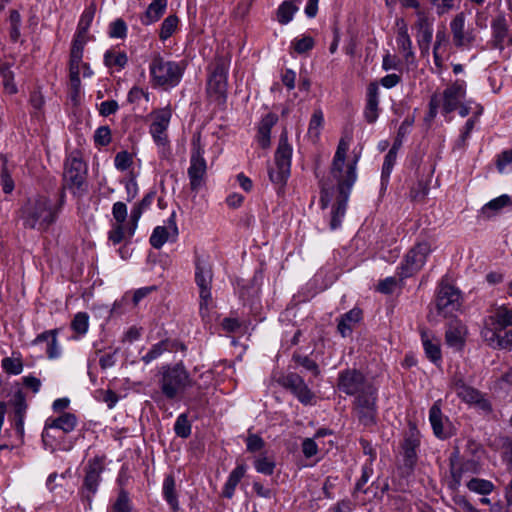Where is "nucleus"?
<instances>
[{
    "mask_svg": "<svg viewBox=\"0 0 512 512\" xmlns=\"http://www.w3.org/2000/svg\"><path fill=\"white\" fill-rule=\"evenodd\" d=\"M350 139L345 137L339 141L333 157L329 174L321 181L322 208H326L335 200L332 210L331 228L336 229L345 214L351 189L356 182L358 156L347 158Z\"/></svg>",
    "mask_w": 512,
    "mask_h": 512,
    "instance_id": "1",
    "label": "nucleus"
},
{
    "mask_svg": "<svg viewBox=\"0 0 512 512\" xmlns=\"http://www.w3.org/2000/svg\"><path fill=\"white\" fill-rule=\"evenodd\" d=\"M509 326H512V308L498 306L485 319L481 336L494 349L506 348L512 344V333L507 330Z\"/></svg>",
    "mask_w": 512,
    "mask_h": 512,
    "instance_id": "2",
    "label": "nucleus"
},
{
    "mask_svg": "<svg viewBox=\"0 0 512 512\" xmlns=\"http://www.w3.org/2000/svg\"><path fill=\"white\" fill-rule=\"evenodd\" d=\"M465 98L466 83L462 80L455 81L441 93H435L429 104V120L436 116L438 108H441L445 114L458 110L462 117L467 116L470 109L465 102Z\"/></svg>",
    "mask_w": 512,
    "mask_h": 512,
    "instance_id": "3",
    "label": "nucleus"
},
{
    "mask_svg": "<svg viewBox=\"0 0 512 512\" xmlns=\"http://www.w3.org/2000/svg\"><path fill=\"white\" fill-rule=\"evenodd\" d=\"M56 217V205L43 196L29 199L21 210L23 225L38 231L47 230L55 222Z\"/></svg>",
    "mask_w": 512,
    "mask_h": 512,
    "instance_id": "4",
    "label": "nucleus"
},
{
    "mask_svg": "<svg viewBox=\"0 0 512 512\" xmlns=\"http://www.w3.org/2000/svg\"><path fill=\"white\" fill-rule=\"evenodd\" d=\"M149 73L154 86L170 88L180 82L183 68L177 62L155 55L149 64Z\"/></svg>",
    "mask_w": 512,
    "mask_h": 512,
    "instance_id": "5",
    "label": "nucleus"
},
{
    "mask_svg": "<svg viewBox=\"0 0 512 512\" xmlns=\"http://www.w3.org/2000/svg\"><path fill=\"white\" fill-rule=\"evenodd\" d=\"M191 386L192 379L181 364L163 368L160 387L167 398L174 399Z\"/></svg>",
    "mask_w": 512,
    "mask_h": 512,
    "instance_id": "6",
    "label": "nucleus"
},
{
    "mask_svg": "<svg viewBox=\"0 0 512 512\" xmlns=\"http://www.w3.org/2000/svg\"><path fill=\"white\" fill-rule=\"evenodd\" d=\"M172 117V110L169 106L153 110L148 115L149 133L156 145L165 150L169 144L168 127Z\"/></svg>",
    "mask_w": 512,
    "mask_h": 512,
    "instance_id": "7",
    "label": "nucleus"
},
{
    "mask_svg": "<svg viewBox=\"0 0 512 512\" xmlns=\"http://www.w3.org/2000/svg\"><path fill=\"white\" fill-rule=\"evenodd\" d=\"M76 426V417L73 414L65 413L58 418H49L45 423L42 432V440L46 449L54 451L57 448L56 439L60 437L59 431L69 433Z\"/></svg>",
    "mask_w": 512,
    "mask_h": 512,
    "instance_id": "8",
    "label": "nucleus"
},
{
    "mask_svg": "<svg viewBox=\"0 0 512 512\" xmlns=\"http://www.w3.org/2000/svg\"><path fill=\"white\" fill-rule=\"evenodd\" d=\"M193 148L190 157V166L188 168V177L190 187L193 191H198L205 183L207 172V163L204 159V148L201 145L200 136H194L192 142Z\"/></svg>",
    "mask_w": 512,
    "mask_h": 512,
    "instance_id": "9",
    "label": "nucleus"
},
{
    "mask_svg": "<svg viewBox=\"0 0 512 512\" xmlns=\"http://www.w3.org/2000/svg\"><path fill=\"white\" fill-rule=\"evenodd\" d=\"M195 278L200 289V314L204 320H209L211 303L210 286L212 282L211 267L204 261L198 260L196 262Z\"/></svg>",
    "mask_w": 512,
    "mask_h": 512,
    "instance_id": "10",
    "label": "nucleus"
},
{
    "mask_svg": "<svg viewBox=\"0 0 512 512\" xmlns=\"http://www.w3.org/2000/svg\"><path fill=\"white\" fill-rule=\"evenodd\" d=\"M354 412L363 425L368 426L375 423L377 408L375 389L372 386H367L356 396Z\"/></svg>",
    "mask_w": 512,
    "mask_h": 512,
    "instance_id": "11",
    "label": "nucleus"
},
{
    "mask_svg": "<svg viewBox=\"0 0 512 512\" xmlns=\"http://www.w3.org/2000/svg\"><path fill=\"white\" fill-rule=\"evenodd\" d=\"M430 252L431 247L426 242L414 246L405 256L401 266V276L408 277L419 271L424 266Z\"/></svg>",
    "mask_w": 512,
    "mask_h": 512,
    "instance_id": "12",
    "label": "nucleus"
},
{
    "mask_svg": "<svg viewBox=\"0 0 512 512\" xmlns=\"http://www.w3.org/2000/svg\"><path fill=\"white\" fill-rule=\"evenodd\" d=\"M437 309L443 316L454 315L461 307V294L458 289L449 285H441L437 296Z\"/></svg>",
    "mask_w": 512,
    "mask_h": 512,
    "instance_id": "13",
    "label": "nucleus"
},
{
    "mask_svg": "<svg viewBox=\"0 0 512 512\" xmlns=\"http://www.w3.org/2000/svg\"><path fill=\"white\" fill-rule=\"evenodd\" d=\"M229 63L225 59H218L209 76L207 89L209 93L215 95H223L227 88V72Z\"/></svg>",
    "mask_w": 512,
    "mask_h": 512,
    "instance_id": "14",
    "label": "nucleus"
},
{
    "mask_svg": "<svg viewBox=\"0 0 512 512\" xmlns=\"http://www.w3.org/2000/svg\"><path fill=\"white\" fill-rule=\"evenodd\" d=\"M415 29L419 49L423 55H428L433 36V20L430 19L426 14L418 12Z\"/></svg>",
    "mask_w": 512,
    "mask_h": 512,
    "instance_id": "15",
    "label": "nucleus"
},
{
    "mask_svg": "<svg viewBox=\"0 0 512 512\" xmlns=\"http://www.w3.org/2000/svg\"><path fill=\"white\" fill-rule=\"evenodd\" d=\"M451 32L453 42L457 47H469L475 40L476 34L473 29H465V15L457 14L451 21Z\"/></svg>",
    "mask_w": 512,
    "mask_h": 512,
    "instance_id": "16",
    "label": "nucleus"
},
{
    "mask_svg": "<svg viewBox=\"0 0 512 512\" xmlns=\"http://www.w3.org/2000/svg\"><path fill=\"white\" fill-rule=\"evenodd\" d=\"M396 27V42L398 49L403 55L406 63L411 64L414 61V52L412 50V41L408 34V25L403 18H398L396 19Z\"/></svg>",
    "mask_w": 512,
    "mask_h": 512,
    "instance_id": "17",
    "label": "nucleus"
},
{
    "mask_svg": "<svg viewBox=\"0 0 512 512\" xmlns=\"http://www.w3.org/2000/svg\"><path fill=\"white\" fill-rule=\"evenodd\" d=\"M178 235V228L173 216H171L165 225L157 226L150 237V244L160 249L167 241L175 240Z\"/></svg>",
    "mask_w": 512,
    "mask_h": 512,
    "instance_id": "18",
    "label": "nucleus"
},
{
    "mask_svg": "<svg viewBox=\"0 0 512 512\" xmlns=\"http://www.w3.org/2000/svg\"><path fill=\"white\" fill-rule=\"evenodd\" d=\"M338 386L339 389L346 394L358 395L362 392L363 389L370 385L364 382L361 373L356 371H346L340 375Z\"/></svg>",
    "mask_w": 512,
    "mask_h": 512,
    "instance_id": "19",
    "label": "nucleus"
},
{
    "mask_svg": "<svg viewBox=\"0 0 512 512\" xmlns=\"http://www.w3.org/2000/svg\"><path fill=\"white\" fill-rule=\"evenodd\" d=\"M86 44H80L78 42H72L70 51V81L71 85L75 90L80 87V68L82 64L83 51Z\"/></svg>",
    "mask_w": 512,
    "mask_h": 512,
    "instance_id": "20",
    "label": "nucleus"
},
{
    "mask_svg": "<svg viewBox=\"0 0 512 512\" xmlns=\"http://www.w3.org/2000/svg\"><path fill=\"white\" fill-rule=\"evenodd\" d=\"M85 165L76 158H70L66 162L64 178L70 186L81 188L85 181Z\"/></svg>",
    "mask_w": 512,
    "mask_h": 512,
    "instance_id": "21",
    "label": "nucleus"
},
{
    "mask_svg": "<svg viewBox=\"0 0 512 512\" xmlns=\"http://www.w3.org/2000/svg\"><path fill=\"white\" fill-rule=\"evenodd\" d=\"M453 389L457 396L464 402L477 405L483 410L489 409V404L482 398L480 392L470 386H467L461 380L455 382Z\"/></svg>",
    "mask_w": 512,
    "mask_h": 512,
    "instance_id": "22",
    "label": "nucleus"
},
{
    "mask_svg": "<svg viewBox=\"0 0 512 512\" xmlns=\"http://www.w3.org/2000/svg\"><path fill=\"white\" fill-rule=\"evenodd\" d=\"M467 336V328L464 324L456 321L452 322L445 333L446 344L454 349L461 350L465 344Z\"/></svg>",
    "mask_w": 512,
    "mask_h": 512,
    "instance_id": "23",
    "label": "nucleus"
},
{
    "mask_svg": "<svg viewBox=\"0 0 512 512\" xmlns=\"http://www.w3.org/2000/svg\"><path fill=\"white\" fill-rule=\"evenodd\" d=\"M102 468V462L98 459H94L93 461H90L88 464L84 480V489L89 493L88 495H86L88 499L97 491Z\"/></svg>",
    "mask_w": 512,
    "mask_h": 512,
    "instance_id": "24",
    "label": "nucleus"
},
{
    "mask_svg": "<svg viewBox=\"0 0 512 512\" xmlns=\"http://www.w3.org/2000/svg\"><path fill=\"white\" fill-rule=\"evenodd\" d=\"M429 420L434 434L441 439L448 437L446 424L448 420L444 418L438 402L434 403L429 412Z\"/></svg>",
    "mask_w": 512,
    "mask_h": 512,
    "instance_id": "25",
    "label": "nucleus"
},
{
    "mask_svg": "<svg viewBox=\"0 0 512 512\" xmlns=\"http://www.w3.org/2000/svg\"><path fill=\"white\" fill-rule=\"evenodd\" d=\"M379 87L377 83L368 86L367 103L364 111L366 120L373 123L378 118Z\"/></svg>",
    "mask_w": 512,
    "mask_h": 512,
    "instance_id": "26",
    "label": "nucleus"
},
{
    "mask_svg": "<svg viewBox=\"0 0 512 512\" xmlns=\"http://www.w3.org/2000/svg\"><path fill=\"white\" fill-rule=\"evenodd\" d=\"M95 16V6L91 5L84 10L78 23L77 32L73 39L74 42L86 44L88 41V29Z\"/></svg>",
    "mask_w": 512,
    "mask_h": 512,
    "instance_id": "27",
    "label": "nucleus"
},
{
    "mask_svg": "<svg viewBox=\"0 0 512 512\" xmlns=\"http://www.w3.org/2000/svg\"><path fill=\"white\" fill-rule=\"evenodd\" d=\"M421 340L426 356L434 363L439 361L441 359L440 340L427 331L421 333Z\"/></svg>",
    "mask_w": 512,
    "mask_h": 512,
    "instance_id": "28",
    "label": "nucleus"
},
{
    "mask_svg": "<svg viewBox=\"0 0 512 512\" xmlns=\"http://www.w3.org/2000/svg\"><path fill=\"white\" fill-rule=\"evenodd\" d=\"M361 311L359 309H352L345 313L338 323V331L343 337H347L351 334L353 328L361 320Z\"/></svg>",
    "mask_w": 512,
    "mask_h": 512,
    "instance_id": "29",
    "label": "nucleus"
},
{
    "mask_svg": "<svg viewBox=\"0 0 512 512\" xmlns=\"http://www.w3.org/2000/svg\"><path fill=\"white\" fill-rule=\"evenodd\" d=\"M167 8V0H153L145 13L141 16V22L144 25H150L158 21Z\"/></svg>",
    "mask_w": 512,
    "mask_h": 512,
    "instance_id": "30",
    "label": "nucleus"
},
{
    "mask_svg": "<svg viewBox=\"0 0 512 512\" xmlns=\"http://www.w3.org/2000/svg\"><path fill=\"white\" fill-rule=\"evenodd\" d=\"M278 121L276 114L269 113L260 122L258 129V141L262 148H267L270 144L271 128Z\"/></svg>",
    "mask_w": 512,
    "mask_h": 512,
    "instance_id": "31",
    "label": "nucleus"
},
{
    "mask_svg": "<svg viewBox=\"0 0 512 512\" xmlns=\"http://www.w3.org/2000/svg\"><path fill=\"white\" fill-rule=\"evenodd\" d=\"M302 0H286L282 2L277 10V20L280 24L286 25L292 21L294 14L298 11V7L294 3Z\"/></svg>",
    "mask_w": 512,
    "mask_h": 512,
    "instance_id": "32",
    "label": "nucleus"
},
{
    "mask_svg": "<svg viewBox=\"0 0 512 512\" xmlns=\"http://www.w3.org/2000/svg\"><path fill=\"white\" fill-rule=\"evenodd\" d=\"M128 58L125 52L108 50L104 54V64L111 69L120 71L127 64Z\"/></svg>",
    "mask_w": 512,
    "mask_h": 512,
    "instance_id": "33",
    "label": "nucleus"
},
{
    "mask_svg": "<svg viewBox=\"0 0 512 512\" xmlns=\"http://www.w3.org/2000/svg\"><path fill=\"white\" fill-rule=\"evenodd\" d=\"M448 46V37L445 29L438 30L436 33V40L433 48L434 62L437 66H441L443 62V55Z\"/></svg>",
    "mask_w": 512,
    "mask_h": 512,
    "instance_id": "34",
    "label": "nucleus"
},
{
    "mask_svg": "<svg viewBox=\"0 0 512 512\" xmlns=\"http://www.w3.org/2000/svg\"><path fill=\"white\" fill-rule=\"evenodd\" d=\"M178 25L179 19L176 15H169L166 17L160 27V40L166 41L168 38H170L178 29Z\"/></svg>",
    "mask_w": 512,
    "mask_h": 512,
    "instance_id": "35",
    "label": "nucleus"
},
{
    "mask_svg": "<svg viewBox=\"0 0 512 512\" xmlns=\"http://www.w3.org/2000/svg\"><path fill=\"white\" fill-rule=\"evenodd\" d=\"M46 341L47 342V353L50 358H56L60 355V349L56 343V335L54 331H47L43 334L39 335L35 342L40 343Z\"/></svg>",
    "mask_w": 512,
    "mask_h": 512,
    "instance_id": "36",
    "label": "nucleus"
},
{
    "mask_svg": "<svg viewBox=\"0 0 512 512\" xmlns=\"http://www.w3.org/2000/svg\"><path fill=\"white\" fill-rule=\"evenodd\" d=\"M292 148L287 143L286 137L282 136L275 154V162L291 166Z\"/></svg>",
    "mask_w": 512,
    "mask_h": 512,
    "instance_id": "37",
    "label": "nucleus"
},
{
    "mask_svg": "<svg viewBox=\"0 0 512 512\" xmlns=\"http://www.w3.org/2000/svg\"><path fill=\"white\" fill-rule=\"evenodd\" d=\"M290 175V166L283 165L275 162V166L269 171V176L272 182L284 185Z\"/></svg>",
    "mask_w": 512,
    "mask_h": 512,
    "instance_id": "38",
    "label": "nucleus"
},
{
    "mask_svg": "<svg viewBox=\"0 0 512 512\" xmlns=\"http://www.w3.org/2000/svg\"><path fill=\"white\" fill-rule=\"evenodd\" d=\"M467 487L470 491L487 495L491 493L494 489V485L491 481L479 478H473L467 483Z\"/></svg>",
    "mask_w": 512,
    "mask_h": 512,
    "instance_id": "39",
    "label": "nucleus"
},
{
    "mask_svg": "<svg viewBox=\"0 0 512 512\" xmlns=\"http://www.w3.org/2000/svg\"><path fill=\"white\" fill-rule=\"evenodd\" d=\"M254 467L257 472L264 475H271L274 472L275 461L267 455H260L254 460Z\"/></svg>",
    "mask_w": 512,
    "mask_h": 512,
    "instance_id": "40",
    "label": "nucleus"
},
{
    "mask_svg": "<svg viewBox=\"0 0 512 512\" xmlns=\"http://www.w3.org/2000/svg\"><path fill=\"white\" fill-rule=\"evenodd\" d=\"M0 75L2 77V82L4 89L9 94L17 93V86L14 83V74L10 70V66L8 64H4L0 67Z\"/></svg>",
    "mask_w": 512,
    "mask_h": 512,
    "instance_id": "41",
    "label": "nucleus"
},
{
    "mask_svg": "<svg viewBox=\"0 0 512 512\" xmlns=\"http://www.w3.org/2000/svg\"><path fill=\"white\" fill-rule=\"evenodd\" d=\"M163 493L165 499L170 504V506L175 510L178 507V501L175 494V481L173 477L168 476L165 478L163 483Z\"/></svg>",
    "mask_w": 512,
    "mask_h": 512,
    "instance_id": "42",
    "label": "nucleus"
},
{
    "mask_svg": "<svg viewBox=\"0 0 512 512\" xmlns=\"http://www.w3.org/2000/svg\"><path fill=\"white\" fill-rule=\"evenodd\" d=\"M325 434H326V431L321 430V431H318L314 435L313 438L304 439V441L302 443V451L306 457L310 458L317 454L318 444L316 443V440L319 439L320 437L324 436Z\"/></svg>",
    "mask_w": 512,
    "mask_h": 512,
    "instance_id": "43",
    "label": "nucleus"
},
{
    "mask_svg": "<svg viewBox=\"0 0 512 512\" xmlns=\"http://www.w3.org/2000/svg\"><path fill=\"white\" fill-rule=\"evenodd\" d=\"M323 122H324L323 112L320 109L315 110L310 119L309 128H308V133H309L310 137H313L315 139L318 138V136L320 134V130L323 125Z\"/></svg>",
    "mask_w": 512,
    "mask_h": 512,
    "instance_id": "44",
    "label": "nucleus"
},
{
    "mask_svg": "<svg viewBox=\"0 0 512 512\" xmlns=\"http://www.w3.org/2000/svg\"><path fill=\"white\" fill-rule=\"evenodd\" d=\"M314 46V40L310 36H301L299 38H295L291 42L292 49L298 53L303 54L309 50H311Z\"/></svg>",
    "mask_w": 512,
    "mask_h": 512,
    "instance_id": "45",
    "label": "nucleus"
},
{
    "mask_svg": "<svg viewBox=\"0 0 512 512\" xmlns=\"http://www.w3.org/2000/svg\"><path fill=\"white\" fill-rule=\"evenodd\" d=\"M129 228H126L122 224H114L112 229L108 233V239L111 241L114 245L119 244L121 241H123L126 236H129Z\"/></svg>",
    "mask_w": 512,
    "mask_h": 512,
    "instance_id": "46",
    "label": "nucleus"
},
{
    "mask_svg": "<svg viewBox=\"0 0 512 512\" xmlns=\"http://www.w3.org/2000/svg\"><path fill=\"white\" fill-rule=\"evenodd\" d=\"M10 22V38L13 42H17L20 38V24H21V16L17 10L10 11L9 16Z\"/></svg>",
    "mask_w": 512,
    "mask_h": 512,
    "instance_id": "47",
    "label": "nucleus"
},
{
    "mask_svg": "<svg viewBox=\"0 0 512 512\" xmlns=\"http://www.w3.org/2000/svg\"><path fill=\"white\" fill-rule=\"evenodd\" d=\"M72 329L78 334H85L89 326V317L86 313L80 312L75 315L72 323Z\"/></svg>",
    "mask_w": 512,
    "mask_h": 512,
    "instance_id": "48",
    "label": "nucleus"
},
{
    "mask_svg": "<svg viewBox=\"0 0 512 512\" xmlns=\"http://www.w3.org/2000/svg\"><path fill=\"white\" fill-rule=\"evenodd\" d=\"M174 430L175 433L182 438H186L190 435L191 425L188 421L186 414H181L178 416L175 422Z\"/></svg>",
    "mask_w": 512,
    "mask_h": 512,
    "instance_id": "49",
    "label": "nucleus"
},
{
    "mask_svg": "<svg viewBox=\"0 0 512 512\" xmlns=\"http://www.w3.org/2000/svg\"><path fill=\"white\" fill-rule=\"evenodd\" d=\"M493 32L495 37L502 41L507 34V23L503 15L497 16L492 23Z\"/></svg>",
    "mask_w": 512,
    "mask_h": 512,
    "instance_id": "50",
    "label": "nucleus"
},
{
    "mask_svg": "<svg viewBox=\"0 0 512 512\" xmlns=\"http://www.w3.org/2000/svg\"><path fill=\"white\" fill-rule=\"evenodd\" d=\"M510 204V198L508 195H501L491 201H489L482 209L483 213H488L489 210L498 211L501 208Z\"/></svg>",
    "mask_w": 512,
    "mask_h": 512,
    "instance_id": "51",
    "label": "nucleus"
},
{
    "mask_svg": "<svg viewBox=\"0 0 512 512\" xmlns=\"http://www.w3.org/2000/svg\"><path fill=\"white\" fill-rule=\"evenodd\" d=\"M435 8L437 14L448 13L456 7L458 0H429Z\"/></svg>",
    "mask_w": 512,
    "mask_h": 512,
    "instance_id": "52",
    "label": "nucleus"
},
{
    "mask_svg": "<svg viewBox=\"0 0 512 512\" xmlns=\"http://www.w3.org/2000/svg\"><path fill=\"white\" fill-rule=\"evenodd\" d=\"M3 369L10 374H20L22 372L23 366L19 359L17 358H4L2 360Z\"/></svg>",
    "mask_w": 512,
    "mask_h": 512,
    "instance_id": "53",
    "label": "nucleus"
},
{
    "mask_svg": "<svg viewBox=\"0 0 512 512\" xmlns=\"http://www.w3.org/2000/svg\"><path fill=\"white\" fill-rule=\"evenodd\" d=\"M396 162V151L392 148L385 156L383 167H382V179L389 178L393 166Z\"/></svg>",
    "mask_w": 512,
    "mask_h": 512,
    "instance_id": "54",
    "label": "nucleus"
},
{
    "mask_svg": "<svg viewBox=\"0 0 512 512\" xmlns=\"http://www.w3.org/2000/svg\"><path fill=\"white\" fill-rule=\"evenodd\" d=\"M115 167L118 170L125 171L132 164V156L126 151H122L116 154L114 160Z\"/></svg>",
    "mask_w": 512,
    "mask_h": 512,
    "instance_id": "55",
    "label": "nucleus"
},
{
    "mask_svg": "<svg viewBox=\"0 0 512 512\" xmlns=\"http://www.w3.org/2000/svg\"><path fill=\"white\" fill-rule=\"evenodd\" d=\"M112 214L113 218L115 219V224H122L124 225V222L127 218V206L123 202H116L113 205L112 208Z\"/></svg>",
    "mask_w": 512,
    "mask_h": 512,
    "instance_id": "56",
    "label": "nucleus"
},
{
    "mask_svg": "<svg viewBox=\"0 0 512 512\" xmlns=\"http://www.w3.org/2000/svg\"><path fill=\"white\" fill-rule=\"evenodd\" d=\"M127 26L122 19H117L110 25L109 35L112 38H123L126 36Z\"/></svg>",
    "mask_w": 512,
    "mask_h": 512,
    "instance_id": "57",
    "label": "nucleus"
},
{
    "mask_svg": "<svg viewBox=\"0 0 512 512\" xmlns=\"http://www.w3.org/2000/svg\"><path fill=\"white\" fill-rule=\"evenodd\" d=\"M94 140L96 144L105 146L111 141V131L107 126L99 127L94 134Z\"/></svg>",
    "mask_w": 512,
    "mask_h": 512,
    "instance_id": "58",
    "label": "nucleus"
},
{
    "mask_svg": "<svg viewBox=\"0 0 512 512\" xmlns=\"http://www.w3.org/2000/svg\"><path fill=\"white\" fill-rule=\"evenodd\" d=\"M296 397L304 404H308L313 399V394L304 381L301 382L299 388L293 391Z\"/></svg>",
    "mask_w": 512,
    "mask_h": 512,
    "instance_id": "59",
    "label": "nucleus"
},
{
    "mask_svg": "<svg viewBox=\"0 0 512 512\" xmlns=\"http://www.w3.org/2000/svg\"><path fill=\"white\" fill-rule=\"evenodd\" d=\"M111 512H130L128 496L121 492L112 506Z\"/></svg>",
    "mask_w": 512,
    "mask_h": 512,
    "instance_id": "60",
    "label": "nucleus"
},
{
    "mask_svg": "<svg viewBox=\"0 0 512 512\" xmlns=\"http://www.w3.org/2000/svg\"><path fill=\"white\" fill-rule=\"evenodd\" d=\"M164 350H166L164 342L157 343L151 348V350L146 355L142 357V360L146 364H148L151 361L158 358L163 353Z\"/></svg>",
    "mask_w": 512,
    "mask_h": 512,
    "instance_id": "61",
    "label": "nucleus"
},
{
    "mask_svg": "<svg viewBox=\"0 0 512 512\" xmlns=\"http://www.w3.org/2000/svg\"><path fill=\"white\" fill-rule=\"evenodd\" d=\"M247 450L250 452L260 451L264 447V441L258 435H249L246 440Z\"/></svg>",
    "mask_w": 512,
    "mask_h": 512,
    "instance_id": "62",
    "label": "nucleus"
},
{
    "mask_svg": "<svg viewBox=\"0 0 512 512\" xmlns=\"http://www.w3.org/2000/svg\"><path fill=\"white\" fill-rule=\"evenodd\" d=\"M512 164V150L505 151L498 159L497 167L501 173L507 171V166Z\"/></svg>",
    "mask_w": 512,
    "mask_h": 512,
    "instance_id": "63",
    "label": "nucleus"
},
{
    "mask_svg": "<svg viewBox=\"0 0 512 512\" xmlns=\"http://www.w3.org/2000/svg\"><path fill=\"white\" fill-rule=\"evenodd\" d=\"M455 505L463 512H477V510L463 496L457 495L453 499Z\"/></svg>",
    "mask_w": 512,
    "mask_h": 512,
    "instance_id": "64",
    "label": "nucleus"
}]
</instances>
